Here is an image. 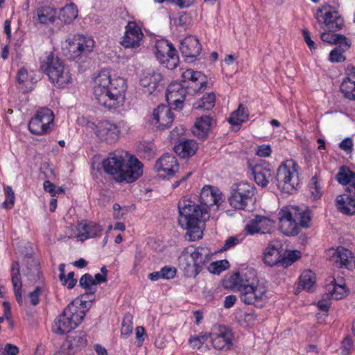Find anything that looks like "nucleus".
Here are the masks:
<instances>
[{
	"instance_id": "f3484780",
	"label": "nucleus",
	"mask_w": 355,
	"mask_h": 355,
	"mask_svg": "<svg viewBox=\"0 0 355 355\" xmlns=\"http://www.w3.org/2000/svg\"><path fill=\"white\" fill-rule=\"evenodd\" d=\"M275 227V222L270 217L256 214L252 216L246 222L244 230L248 235L257 234H271Z\"/></svg>"
},
{
	"instance_id": "37998d69",
	"label": "nucleus",
	"mask_w": 355,
	"mask_h": 355,
	"mask_svg": "<svg viewBox=\"0 0 355 355\" xmlns=\"http://www.w3.org/2000/svg\"><path fill=\"white\" fill-rule=\"evenodd\" d=\"M208 339L209 340V335L200 334L198 336H191L189 340V343L191 348L205 352L209 349L207 345H205Z\"/></svg>"
},
{
	"instance_id": "052dcab7",
	"label": "nucleus",
	"mask_w": 355,
	"mask_h": 355,
	"mask_svg": "<svg viewBox=\"0 0 355 355\" xmlns=\"http://www.w3.org/2000/svg\"><path fill=\"white\" fill-rule=\"evenodd\" d=\"M132 322L130 320H123L121 329V336L123 338H127L132 334Z\"/></svg>"
},
{
	"instance_id": "de8ad7c7",
	"label": "nucleus",
	"mask_w": 355,
	"mask_h": 355,
	"mask_svg": "<svg viewBox=\"0 0 355 355\" xmlns=\"http://www.w3.org/2000/svg\"><path fill=\"white\" fill-rule=\"evenodd\" d=\"M301 257V252L299 250H291L288 251L286 254L283 252L282 266L284 267H288L291 266L293 262L297 261Z\"/></svg>"
},
{
	"instance_id": "9b49d317",
	"label": "nucleus",
	"mask_w": 355,
	"mask_h": 355,
	"mask_svg": "<svg viewBox=\"0 0 355 355\" xmlns=\"http://www.w3.org/2000/svg\"><path fill=\"white\" fill-rule=\"evenodd\" d=\"M239 292L241 300L245 304L262 308L269 300L268 288L266 284L260 280L247 285Z\"/></svg>"
},
{
	"instance_id": "7c9ffc66",
	"label": "nucleus",
	"mask_w": 355,
	"mask_h": 355,
	"mask_svg": "<svg viewBox=\"0 0 355 355\" xmlns=\"http://www.w3.org/2000/svg\"><path fill=\"white\" fill-rule=\"evenodd\" d=\"M349 291L346 287L345 281L343 278H331L325 286V293L327 297L338 300L345 298Z\"/></svg>"
},
{
	"instance_id": "ea45409f",
	"label": "nucleus",
	"mask_w": 355,
	"mask_h": 355,
	"mask_svg": "<svg viewBox=\"0 0 355 355\" xmlns=\"http://www.w3.org/2000/svg\"><path fill=\"white\" fill-rule=\"evenodd\" d=\"M11 279L17 301L21 304L23 302L21 291L22 284L20 279L19 266L17 262L13 263L11 266Z\"/></svg>"
},
{
	"instance_id": "c9c22d12",
	"label": "nucleus",
	"mask_w": 355,
	"mask_h": 355,
	"mask_svg": "<svg viewBox=\"0 0 355 355\" xmlns=\"http://www.w3.org/2000/svg\"><path fill=\"white\" fill-rule=\"evenodd\" d=\"M17 81L20 89L24 92H28L33 89L34 84L37 82L35 72L28 71L26 69L22 68L18 71Z\"/></svg>"
},
{
	"instance_id": "6e6552de",
	"label": "nucleus",
	"mask_w": 355,
	"mask_h": 355,
	"mask_svg": "<svg viewBox=\"0 0 355 355\" xmlns=\"http://www.w3.org/2000/svg\"><path fill=\"white\" fill-rule=\"evenodd\" d=\"M94 46L95 42L91 37L80 34H69L62 42L61 49L64 55L78 61L92 53Z\"/></svg>"
},
{
	"instance_id": "e2e57ef3",
	"label": "nucleus",
	"mask_w": 355,
	"mask_h": 355,
	"mask_svg": "<svg viewBox=\"0 0 355 355\" xmlns=\"http://www.w3.org/2000/svg\"><path fill=\"white\" fill-rule=\"evenodd\" d=\"M19 353V348L12 344L8 343L3 345L1 354L3 355H17Z\"/></svg>"
},
{
	"instance_id": "f704fd0d",
	"label": "nucleus",
	"mask_w": 355,
	"mask_h": 355,
	"mask_svg": "<svg viewBox=\"0 0 355 355\" xmlns=\"http://www.w3.org/2000/svg\"><path fill=\"white\" fill-rule=\"evenodd\" d=\"M213 125V119L209 116L205 115L197 118L192 128V133L198 138H205L207 137Z\"/></svg>"
},
{
	"instance_id": "bf43d9fd",
	"label": "nucleus",
	"mask_w": 355,
	"mask_h": 355,
	"mask_svg": "<svg viewBox=\"0 0 355 355\" xmlns=\"http://www.w3.org/2000/svg\"><path fill=\"white\" fill-rule=\"evenodd\" d=\"M271 153L272 148L268 144H262L257 147L256 155L260 157H268Z\"/></svg>"
},
{
	"instance_id": "13d9d810",
	"label": "nucleus",
	"mask_w": 355,
	"mask_h": 355,
	"mask_svg": "<svg viewBox=\"0 0 355 355\" xmlns=\"http://www.w3.org/2000/svg\"><path fill=\"white\" fill-rule=\"evenodd\" d=\"M331 297H327V294L324 293L320 300L318 302V309L324 312V315L327 317L328 315L327 311L329 310V308L331 305L330 300Z\"/></svg>"
},
{
	"instance_id": "c756f323",
	"label": "nucleus",
	"mask_w": 355,
	"mask_h": 355,
	"mask_svg": "<svg viewBox=\"0 0 355 355\" xmlns=\"http://www.w3.org/2000/svg\"><path fill=\"white\" fill-rule=\"evenodd\" d=\"M162 76L159 71L148 69L142 73L140 83L145 89L146 93L152 94L162 85Z\"/></svg>"
},
{
	"instance_id": "69168bd1",
	"label": "nucleus",
	"mask_w": 355,
	"mask_h": 355,
	"mask_svg": "<svg viewBox=\"0 0 355 355\" xmlns=\"http://www.w3.org/2000/svg\"><path fill=\"white\" fill-rule=\"evenodd\" d=\"M43 188L46 192H48L52 197L56 196V186L49 180H45L43 183Z\"/></svg>"
},
{
	"instance_id": "2f4dec72",
	"label": "nucleus",
	"mask_w": 355,
	"mask_h": 355,
	"mask_svg": "<svg viewBox=\"0 0 355 355\" xmlns=\"http://www.w3.org/2000/svg\"><path fill=\"white\" fill-rule=\"evenodd\" d=\"M57 10L49 5H40L35 10L34 17L36 21L43 25L53 24L57 19Z\"/></svg>"
},
{
	"instance_id": "c85d7f7f",
	"label": "nucleus",
	"mask_w": 355,
	"mask_h": 355,
	"mask_svg": "<svg viewBox=\"0 0 355 355\" xmlns=\"http://www.w3.org/2000/svg\"><path fill=\"white\" fill-rule=\"evenodd\" d=\"M282 254L283 250L281 242L279 241H272L268 243L263 252V262L270 266L277 264L282 266Z\"/></svg>"
},
{
	"instance_id": "a18cd8bd",
	"label": "nucleus",
	"mask_w": 355,
	"mask_h": 355,
	"mask_svg": "<svg viewBox=\"0 0 355 355\" xmlns=\"http://www.w3.org/2000/svg\"><path fill=\"white\" fill-rule=\"evenodd\" d=\"M311 196L313 200H318L322 196V186L321 180L316 176H313L309 184Z\"/></svg>"
},
{
	"instance_id": "dca6fc26",
	"label": "nucleus",
	"mask_w": 355,
	"mask_h": 355,
	"mask_svg": "<svg viewBox=\"0 0 355 355\" xmlns=\"http://www.w3.org/2000/svg\"><path fill=\"white\" fill-rule=\"evenodd\" d=\"M326 257L337 268L348 270L355 268V257L353 252L343 246L328 249Z\"/></svg>"
},
{
	"instance_id": "09e8293b",
	"label": "nucleus",
	"mask_w": 355,
	"mask_h": 355,
	"mask_svg": "<svg viewBox=\"0 0 355 355\" xmlns=\"http://www.w3.org/2000/svg\"><path fill=\"white\" fill-rule=\"evenodd\" d=\"M228 267V261L226 260H220L213 261L207 266V270L213 274H220Z\"/></svg>"
},
{
	"instance_id": "9d476101",
	"label": "nucleus",
	"mask_w": 355,
	"mask_h": 355,
	"mask_svg": "<svg viewBox=\"0 0 355 355\" xmlns=\"http://www.w3.org/2000/svg\"><path fill=\"white\" fill-rule=\"evenodd\" d=\"M78 124L91 130L100 140L108 144L116 143L120 137L119 126L108 120L90 121L84 116L77 120Z\"/></svg>"
},
{
	"instance_id": "7ed1b4c3",
	"label": "nucleus",
	"mask_w": 355,
	"mask_h": 355,
	"mask_svg": "<svg viewBox=\"0 0 355 355\" xmlns=\"http://www.w3.org/2000/svg\"><path fill=\"white\" fill-rule=\"evenodd\" d=\"M178 223L187 230L189 239L196 241L201 239L204 223L209 217L207 208L184 198L178 203Z\"/></svg>"
},
{
	"instance_id": "5701e85b",
	"label": "nucleus",
	"mask_w": 355,
	"mask_h": 355,
	"mask_svg": "<svg viewBox=\"0 0 355 355\" xmlns=\"http://www.w3.org/2000/svg\"><path fill=\"white\" fill-rule=\"evenodd\" d=\"M120 44L126 49H135L143 42L144 35L141 27L135 21H129Z\"/></svg>"
},
{
	"instance_id": "338daca9",
	"label": "nucleus",
	"mask_w": 355,
	"mask_h": 355,
	"mask_svg": "<svg viewBox=\"0 0 355 355\" xmlns=\"http://www.w3.org/2000/svg\"><path fill=\"white\" fill-rule=\"evenodd\" d=\"M197 0H173V3L180 8H188L193 6Z\"/></svg>"
},
{
	"instance_id": "ddd939ff",
	"label": "nucleus",
	"mask_w": 355,
	"mask_h": 355,
	"mask_svg": "<svg viewBox=\"0 0 355 355\" xmlns=\"http://www.w3.org/2000/svg\"><path fill=\"white\" fill-rule=\"evenodd\" d=\"M209 343L211 347L218 351L226 352L233 346L234 334L225 326H214L209 334Z\"/></svg>"
},
{
	"instance_id": "6ab92c4d",
	"label": "nucleus",
	"mask_w": 355,
	"mask_h": 355,
	"mask_svg": "<svg viewBox=\"0 0 355 355\" xmlns=\"http://www.w3.org/2000/svg\"><path fill=\"white\" fill-rule=\"evenodd\" d=\"M174 116L169 106L160 105L153 110L148 116L149 125L155 130H164L171 126Z\"/></svg>"
},
{
	"instance_id": "2eb2a0df",
	"label": "nucleus",
	"mask_w": 355,
	"mask_h": 355,
	"mask_svg": "<svg viewBox=\"0 0 355 355\" xmlns=\"http://www.w3.org/2000/svg\"><path fill=\"white\" fill-rule=\"evenodd\" d=\"M254 187L248 182H240L234 185L229 198L232 207L237 209H244L252 200Z\"/></svg>"
},
{
	"instance_id": "5fc2aeb1",
	"label": "nucleus",
	"mask_w": 355,
	"mask_h": 355,
	"mask_svg": "<svg viewBox=\"0 0 355 355\" xmlns=\"http://www.w3.org/2000/svg\"><path fill=\"white\" fill-rule=\"evenodd\" d=\"M243 240L240 236H235L229 237L225 241V243L222 248V250L226 251L234 248L236 245L239 244Z\"/></svg>"
},
{
	"instance_id": "4c0bfd02",
	"label": "nucleus",
	"mask_w": 355,
	"mask_h": 355,
	"mask_svg": "<svg viewBox=\"0 0 355 355\" xmlns=\"http://www.w3.org/2000/svg\"><path fill=\"white\" fill-rule=\"evenodd\" d=\"M198 144L193 139L183 141L174 147L176 154L182 158H188L195 155Z\"/></svg>"
},
{
	"instance_id": "393cba45",
	"label": "nucleus",
	"mask_w": 355,
	"mask_h": 355,
	"mask_svg": "<svg viewBox=\"0 0 355 355\" xmlns=\"http://www.w3.org/2000/svg\"><path fill=\"white\" fill-rule=\"evenodd\" d=\"M248 166L255 182L261 187H266L272 180V170L270 164L262 160L259 162L250 160Z\"/></svg>"
},
{
	"instance_id": "0e129e2a",
	"label": "nucleus",
	"mask_w": 355,
	"mask_h": 355,
	"mask_svg": "<svg viewBox=\"0 0 355 355\" xmlns=\"http://www.w3.org/2000/svg\"><path fill=\"white\" fill-rule=\"evenodd\" d=\"M160 271L162 279H173L176 274L175 268L172 267H164Z\"/></svg>"
},
{
	"instance_id": "412c9836",
	"label": "nucleus",
	"mask_w": 355,
	"mask_h": 355,
	"mask_svg": "<svg viewBox=\"0 0 355 355\" xmlns=\"http://www.w3.org/2000/svg\"><path fill=\"white\" fill-rule=\"evenodd\" d=\"M181 82L189 91V94H195L206 88L207 77L200 71L189 69L182 73Z\"/></svg>"
},
{
	"instance_id": "aec40b11",
	"label": "nucleus",
	"mask_w": 355,
	"mask_h": 355,
	"mask_svg": "<svg viewBox=\"0 0 355 355\" xmlns=\"http://www.w3.org/2000/svg\"><path fill=\"white\" fill-rule=\"evenodd\" d=\"M315 17L319 23H323L330 31L339 30L343 25V19L331 6L324 5L318 9Z\"/></svg>"
},
{
	"instance_id": "4d7b16f0",
	"label": "nucleus",
	"mask_w": 355,
	"mask_h": 355,
	"mask_svg": "<svg viewBox=\"0 0 355 355\" xmlns=\"http://www.w3.org/2000/svg\"><path fill=\"white\" fill-rule=\"evenodd\" d=\"M62 284L67 286L68 288H72L76 285L77 281L74 278L73 272L68 273L67 276L65 275L60 278Z\"/></svg>"
},
{
	"instance_id": "e433bc0d",
	"label": "nucleus",
	"mask_w": 355,
	"mask_h": 355,
	"mask_svg": "<svg viewBox=\"0 0 355 355\" xmlns=\"http://www.w3.org/2000/svg\"><path fill=\"white\" fill-rule=\"evenodd\" d=\"M340 90L345 98L355 101V69L347 73L343 78Z\"/></svg>"
},
{
	"instance_id": "f03ea898",
	"label": "nucleus",
	"mask_w": 355,
	"mask_h": 355,
	"mask_svg": "<svg viewBox=\"0 0 355 355\" xmlns=\"http://www.w3.org/2000/svg\"><path fill=\"white\" fill-rule=\"evenodd\" d=\"M102 165L105 172L119 182L132 183L143 174V164L127 151L116 150L109 153Z\"/></svg>"
},
{
	"instance_id": "8fccbe9b",
	"label": "nucleus",
	"mask_w": 355,
	"mask_h": 355,
	"mask_svg": "<svg viewBox=\"0 0 355 355\" xmlns=\"http://www.w3.org/2000/svg\"><path fill=\"white\" fill-rule=\"evenodd\" d=\"M46 292L44 285L36 286L32 292L28 294V299L32 305H37L40 302V297Z\"/></svg>"
},
{
	"instance_id": "0eeeda50",
	"label": "nucleus",
	"mask_w": 355,
	"mask_h": 355,
	"mask_svg": "<svg viewBox=\"0 0 355 355\" xmlns=\"http://www.w3.org/2000/svg\"><path fill=\"white\" fill-rule=\"evenodd\" d=\"M211 256L212 251L207 247L190 245L182 252L180 262L188 276L196 277L208 265Z\"/></svg>"
},
{
	"instance_id": "79ce46f5",
	"label": "nucleus",
	"mask_w": 355,
	"mask_h": 355,
	"mask_svg": "<svg viewBox=\"0 0 355 355\" xmlns=\"http://www.w3.org/2000/svg\"><path fill=\"white\" fill-rule=\"evenodd\" d=\"M338 182L343 185H348L347 189L352 191L355 186V173L348 168L343 166L336 175Z\"/></svg>"
},
{
	"instance_id": "58836bf2",
	"label": "nucleus",
	"mask_w": 355,
	"mask_h": 355,
	"mask_svg": "<svg viewBox=\"0 0 355 355\" xmlns=\"http://www.w3.org/2000/svg\"><path fill=\"white\" fill-rule=\"evenodd\" d=\"M78 10L77 6L73 3H68L59 10L58 19L65 24L73 22L78 17Z\"/></svg>"
},
{
	"instance_id": "3c124183",
	"label": "nucleus",
	"mask_w": 355,
	"mask_h": 355,
	"mask_svg": "<svg viewBox=\"0 0 355 355\" xmlns=\"http://www.w3.org/2000/svg\"><path fill=\"white\" fill-rule=\"evenodd\" d=\"M321 39L322 41L331 44H338L344 42L346 43V38L344 36L331 33H323L321 35Z\"/></svg>"
},
{
	"instance_id": "4be33fe9",
	"label": "nucleus",
	"mask_w": 355,
	"mask_h": 355,
	"mask_svg": "<svg viewBox=\"0 0 355 355\" xmlns=\"http://www.w3.org/2000/svg\"><path fill=\"white\" fill-rule=\"evenodd\" d=\"M187 94H189V91L182 82L173 81L167 87L166 98L173 109L182 110Z\"/></svg>"
},
{
	"instance_id": "4468645a",
	"label": "nucleus",
	"mask_w": 355,
	"mask_h": 355,
	"mask_svg": "<svg viewBox=\"0 0 355 355\" xmlns=\"http://www.w3.org/2000/svg\"><path fill=\"white\" fill-rule=\"evenodd\" d=\"M54 114L48 108H41L28 123V129L31 133L41 135L48 133L53 126Z\"/></svg>"
},
{
	"instance_id": "680f3d73",
	"label": "nucleus",
	"mask_w": 355,
	"mask_h": 355,
	"mask_svg": "<svg viewBox=\"0 0 355 355\" xmlns=\"http://www.w3.org/2000/svg\"><path fill=\"white\" fill-rule=\"evenodd\" d=\"M107 270L105 266H103L101 268V272L96 274L94 276V282L96 286L98 284L104 283L107 281Z\"/></svg>"
},
{
	"instance_id": "b1692460",
	"label": "nucleus",
	"mask_w": 355,
	"mask_h": 355,
	"mask_svg": "<svg viewBox=\"0 0 355 355\" xmlns=\"http://www.w3.org/2000/svg\"><path fill=\"white\" fill-rule=\"evenodd\" d=\"M200 197V205L209 211L217 210L224 202L222 192L218 188L209 185L202 187Z\"/></svg>"
},
{
	"instance_id": "bb28decb",
	"label": "nucleus",
	"mask_w": 355,
	"mask_h": 355,
	"mask_svg": "<svg viewBox=\"0 0 355 355\" xmlns=\"http://www.w3.org/2000/svg\"><path fill=\"white\" fill-rule=\"evenodd\" d=\"M154 168L160 177L171 178L178 172L179 164L173 155L165 154L156 161Z\"/></svg>"
},
{
	"instance_id": "c03bdc74",
	"label": "nucleus",
	"mask_w": 355,
	"mask_h": 355,
	"mask_svg": "<svg viewBox=\"0 0 355 355\" xmlns=\"http://www.w3.org/2000/svg\"><path fill=\"white\" fill-rule=\"evenodd\" d=\"M315 283V275L311 270H304L300 277V286L310 291Z\"/></svg>"
},
{
	"instance_id": "f8f14e48",
	"label": "nucleus",
	"mask_w": 355,
	"mask_h": 355,
	"mask_svg": "<svg viewBox=\"0 0 355 355\" xmlns=\"http://www.w3.org/2000/svg\"><path fill=\"white\" fill-rule=\"evenodd\" d=\"M155 54L157 60L164 67L173 69L178 65L179 56L172 44L166 40L156 41Z\"/></svg>"
},
{
	"instance_id": "1a4fd4ad",
	"label": "nucleus",
	"mask_w": 355,
	"mask_h": 355,
	"mask_svg": "<svg viewBox=\"0 0 355 355\" xmlns=\"http://www.w3.org/2000/svg\"><path fill=\"white\" fill-rule=\"evenodd\" d=\"M298 165L292 159L283 161L277 169L276 180L278 189L284 193L291 194L299 185Z\"/></svg>"
},
{
	"instance_id": "473e14b6",
	"label": "nucleus",
	"mask_w": 355,
	"mask_h": 355,
	"mask_svg": "<svg viewBox=\"0 0 355 355\" xmlns=\"http://www.w3.org/2000/svg\"><path fill=\"white\" fill-rule=\"evenodd\" d=\"M80 285L85 288V293L76 300H85L89 309L90 303L94 300V293L96 291V286L93 277L89 274H85L80 279Z\"/></svg>"
},
{
	"instance_id": "6e6d98bb",
	"label": "nucleus",
	"mask_w": 355,
	"mask_h": 355,
	"mask_svg": "<svg viewBox=\"0 0 355 355\" xmlns=\"http://www.w3.org/2000/svg\"><path fill=\"white\" fill-rule=\"evenodd\" d=\"M345 58L343 55V51L340 48H335L329 53V60L332 62H343Z\"/></svg>"
},
{
	"instance_id": "864d4df0",
	"label": "nucleus",
	"mask_w": 355,
	"mask_h": 355,
	"mask_svg": "<svg viewBox=\"0 0 355 355\" xmlns=\"http://www.w3.org/2000/svg\"><path fill=\"white\" fill-rule=\"evenodd\" d=\"M129 212V207L128 206H121L118 203L113 205V217L115 220L123 219Z\"/></svg>"
},
{
	"instance_id": "a19ab883",
	"label": "nucleus",
	"mask_w": 355,
	"mask_h": 355,
	"mask_svg": "<svg viewBox=\"0 0 355 355\" xmlns=\"http://www.w3.org/2000/svg\"><path fill=\"white\" fill-rule=\"evenodd\" d=\"M249 119V112L246 107L240 104L238 108L231 113L228 122L234 126H239Z\"/></svg>"
},
{
	"instance_id": "a211bd4d",
	"label": "nucleus",
	"mask_w": 355,
	"mask_h": 355,
	"mask_svg": "<svg viewBox=\"0 0 355 355\" xmlns=\"http://www.w3.org/2000/svg\"><path fill=\"white\" fill-rule=\"evenodd\" d=\"M103 228L94 222H87L83 220L76 225L70 227L68 232V236L76 238L78 241H84L90 238L100 236L102 234Z\"/></svg>"
},
{
	"instance_id": "49530a36",
	"label": "nucleus",
	"mask_w": 355,
	"mask_h": 355,
	"mask_svg": "<svg viewBox=\"0 0 355 355\" xmlns=\"http://www.w3.org/2000/svg\"><path fill=\"white\" fill-rule=\"evenodd\" d=\"M216 101V96L214 93H209L204 96L201 101L195 103L193 107L196 109L211 110L214 107Z\"/></svg>"
},
{
	"instance_id": "39448f33",
	"label": "nucleus",
	"mask_w": 355,
	"mask_h": 355,
	"mask_svg": "<svg viewBox=\"0 0 355 355\" xmlns=\"http://www.w3.org/2000/svg\"><path fill=\"white\" fill-rule=\"evenodd\" d=\"M85 300H74L55 320L52 329L58 334H64L76 329L83 321L88 310Z\"/></svg>"
},
{
	"instance_id": "774afa93",
	"label": "nucleus",
	"mask_w": 355,
	"mask_h": 355,
	"mask_svg": "<svg viewBox=\"0 0 355 355\" xmlns=\"http://www.w3.org/2000/svg\"><path fill=\"white\" fill-rule=\"evenodd\" d=\"M340 148L347 153L351 152L353 146L352 140L350 138H345L339 144Z\"/></svg>"
},
{
	"instance_id": "423d86ee",
	"label": "nucleus",
	"mask_w": 355,
	"mask_h": 355,
	"mask_svg": "<svg viewBox=\"0 0 355 355\" xmlns=\"http://www.w3.org/2000/svg\"><path fill=\"white\" fill-rule=\"evenodd\" d=\"M40 67L55 87L64 88L71 83L72 77L69 67L52 53H46L41 60Z\"/></svg>"
},
{
	"instance_id": "72a5a7b5",
	"label": "nucleus",
	"mask_w": 355,
	"mask_h": 355,
	"mask_svg": "<svg viewBox=\"0 0 355 355\" xmlns=\"http://www.w3.org/2000/svg\"><path fill=\"white\" fill-rule=\"evenodd\" d=\"M335 204L337 209L344 215H355V198L347 193L338 195Z\"/></svg>"
},
{
	"instance_id": "20e7f679",
	"label": "nucleus",
	"mask_w": 355,
	"mask_h": 355,
	"mask_svg": "<svg viewBox=\"0 0 355 355\" xmlns=\"http://www.w3.org/2000/svg\"><path fill=\"white\" fill-rule=\"evenodd\" d=\"M278 220L281 232L286 236H293L300 233L301 228L311 226V213L308 209L286 205L279 211Z\"/></svg>"
},
{
	"instance_id": "603ef678",
	"label": "nucleus",
	"mask_w": 355,
	"mask_h": 355,
	"mask_svg": "<svg viewBox=\"0 0 355 355\" xmlns=\"http://www.w3.org/2000/svg\"><path fill=\"white\" fill-rule=\"evenodd\" d=\"M4 193L6 195V199L3 203V205L5 208L11 209L15 204V193L12 188L9 186L4 187Z\"/></svg>"
},
{
	"instance_id": "a878e982",
	"label": "nucleus",
	"mask_w": 355,
	"mask_h": 355,
	"mask_svg": "<svg viewBox=\"0 0 355 355\" xmlns=\"http://www.w3.org/2000/svg\"><path fill=\"white\" fill-rule=\"evenodd\" d=\"M258 280L256 271L252 268L240 269L230 275L227 279V281L230 284V286L239 291L247 285H250V284L254 283Z\"/></svg>"
},
{
	"instance_id": "cd10ccee",
	"label": "nucleus",
	"mask_w": 355,
	"mask_h": 355,
	"mask_svg": "<svg viewBox=\"0 0 355 355\" xmlns=\"http://www.w3.org/2000/svg\"><path fill=\"white\" fill-rule=\"evenodd\" d=\"M180 50L188 61H192L200 55L202 48L198 39L189 35L181 41Z\"/></svg>"
},
{
	"instance_id": "f257e3e1",
	"label": "nucleus",
	"mask_w": 355,
	"mask_h": 355,
	"mask_svg": "<svg viewBox=\"0 0 355 355\" xmlns=\"http://www.w3.org/2000/svg\"><path fill=\"white\" fill-rule=\"evenodd\" d=\"M93 95L96 102L108 109L122 106L125 99L126 83L119 76L112 77L110 71L103 69L93 80Z\"/></svg>"
}]
</instances>
